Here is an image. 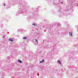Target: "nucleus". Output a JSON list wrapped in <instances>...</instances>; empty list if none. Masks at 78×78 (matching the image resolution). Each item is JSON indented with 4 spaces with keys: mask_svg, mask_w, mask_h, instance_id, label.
I'll list each match as a JSON object with an SVG mask.
<instances>
[{
    "mask_svg": "<svg viewBox=\"0 0 78 78\" xmlns=\"http://www.w3.org/2000/svg\"><path fill=\"white\" fill-rule=\"evenodd\" d=\"M18 61L20 63H22V61H21L19 59L18 60Z\"/></svg>",
    "mask_w": 78,
    "mask_h": 78,
    "instance_id": "1",
    "label": "nucleus"
},
{
    "mask_svg": "<svg viewBox=\"0 0 78 78\" xmlns=\"http://www.w3.org/2000/svg\"><path fill=\"white\" fill-rule=\"evenodd\" d=\"M69 35H70V36H72V33L71 32H69Z\"/></svg>",
    "mask_w": 78,
    "mask_h": 78,
    "instance_id": "2",
    "label": "nucleus"
},
{
    "mask_svg": "<svg viewBox=\"0 0 78 78\" xmlns=\"http://www.w3.org/2000/svg\"><path fill=\"white\" fill-rule=\"evenodd\" d=\"M33 25H34L35 27H36L37 26V25L36 23H34L32 24Z\"/></svg>",
    "mask_w": 78,
    "mask_h": 78,
    "instance_id": "3",
    "label": "nucleus"
},
{
    "mask_svg": "<svg viewBox=\"0 0 78 78\" xmlns=\"http://www.w3.org/2000/svg\"><path fill=\"white\" fill-rule=\"evenodd\" d=\"M44 62V60L43 59L42 61H41L40 62V63H42V62Z\"/></svg>",
    "mask_w": 78,
    "mask_h": 78,
    "instance_id": "4",
    "label": "nucleus"
},
{
    "mask_svg": "<svg viewBox=\"0 0 78 78\" xmlns=\"http://www.w3.org/2000/svg\"><path fill=\"white\" fill-rule=\"evenodd\" d=\"M9 41H11V42H13V40L11 39H9Z\"/></svg>",
    "mask_w": 78,
    "mask_h": 78,
    "instance_id": "5",
    "label": "nucleus"
},
{
    "mask_svg": "<svg viewBox=\"0 0 78 78\" xmlns=\"http://www.w3.org/2000/svg\"><path fill=\"white\" fill-rule=\"evenodd\" d=\"M58 62L59 63V64H61V61H60V60H58Z\"/></svg>",
    "mask_w": 78,
    "mask_h": 78,
    "instance_id": "6",
    "label": "nucleus"
},
{
    "mask_svg": "<svg viewBox=\"0 0 78 78\" xmlns=\"http://www.w3.org/2000/svg\"><path fill=\"white\" fill-rule=\"evenodd\" d=\"M35 41H36V42H37V43L38 44V41H37V40L36 39H35Z\"/></svg>",
    "mask_w": 78,
    "mask_h": 78,
    "instance_id": "7",
    "label": "nucleus"
},
{
    "mask_svg": "<svg viewBox=\"0 0 78 78\" xmlns=\"http://www.w3.org/2000/svg\"><path fill=\"white\" fill-rule=\"evenodd\" d=\"M23 39H27V37H24Z\"/></svg>",
    "mask_w": 78,
    "mask_h": 78,
    "instance_id": "8",
    "label": "nucleus"
},
{
    "mask_svg": "<svg viewBox=\"0 0 78 78\" xmlns=\"http://www.w3.org/2000/svg\"><path fill=\"white\" fill-rule=\"evenodd\" d=\"M5 5L6 4H4V6H5Z\"/></svg>",
    "mask_w": 78,
    "mask_h": 78,
    "instance_id": "9",
    "label": "nucleus"
},
{
    "mask_svg": "<svg viewBox=\"0 0 78 78\" xmlns=\"http://www.w3.org/2000/svg\"><path fill=\"white\" fill-rule=\"evenodd\" d=\"M61 3H62V2H61Z\"/></svg>",
    "mask_w": 78,
    "mask_h": 78,
    "instance_id": "10",
    "label": "nucleus"
}]
</instances>
